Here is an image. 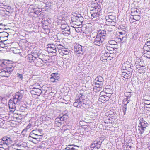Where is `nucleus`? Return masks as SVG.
I'll use <instances>...</instances> for the list:
<instances>
[{"label": "nucleus", "instance_id": "bb28decb", "mask_svg": "<svg viewBox=\"0 0 150 150\" xmlns=\"http://www.w3.org/2000/svg\"><path fill=\"white\" fill-rule=\"evenodd\" d=\"M40 136H41L40 137H37L36 136H35V137H34V138H32V139H34L36 140V141H34L33 140H31V141L33 143H37V142L38 141H39V139H41L42 138V135H40Z\"/></svg>", "mask_w": 150, "mask_h": 150}, {"label": "nucleus", "instance_id": "774afa93", "mask_svg": "<svg viewBox=\"0 0 150 150\" xmlns=\"http://www.w3.org/2000/svg\"><path fill=\"white\" fill-rule=\"evenodd\" d=\"M100 97L101 98V99H102V98L104 97L103 96H101Z\"/></svg>", "mask_w": 150, "mask_h": 150}, {"label": "nucleus", "instance_id": "a211bd4d", "mask_svg": "<svg viewBox=\"0 0 150 150\" xmlns=\"http://www.w3.org/2000/svg\"><path fill=\"white\" fill-rule=\"evenodd\" d=\"M97 35H99L100 37L104 39L106 38V31L105 30H101L98 32Z\"/></svg>", "mask_w": 150, "mask_h": 150}, {"label": "nucleus", "instance_id": "aec40b11", "mask_svg": "<svg viewBox=\"0 0 150 150\" xmlns=\"http://www.w3.org/2000/svg\"><path fill=\"white\" fill-rule=\"evenodd\" d=\"M69 50L64 47L62 51H59V52L61 55H63L68 54L69 53Z\"/></svg>", "mask_w": 150, "mask_h": 150}, {"label": "nucleus", "instance_id": "f704fd0d", "mask_svg": "<svg viewBox=\"0 0 150 150\" xmlns=\"http://www.w3.org/2000/svg\"><path fill=\"white\" fill-rule=\"evenodd\" d=\"M60 120L62 121H64L68 118V116L66 114L63 115L62 116L60 117Z\"/></svg>", "mask_w": 150, "mask_h": 150}, {"label": "nucleus", "instance_id": "4d7b16f0", "mask_svg": "<svg viewBox=\"0 0 150 150\" xmlns=\"http://www.w3.org/2000/svg\"><path fill=\"white\" fill-rule=\"evenodd\" d=\"M9 11L10 10H6V11L5 12H4V14L5 15H8L10 13Z\"/></svg>", "mask_w": 150, "mask_h": 150}, {"label": "nucleus", "instance_id": "2f4dec72", "mask_svg": "<svg viewBox=\"0 0 150 150\" xmlns=\"http://www.w3.org/2000/svg\"><path fill=\"white\" fill-rule=\"evenodd\" d=\"M5 61H0V70L1 69L3 68H4L7 66L6 64Z\"/></svg>", "mask_w": 150, "mask_h": 150}, {"label": "nucleus", "instance_id": "9d476101", "mask_svg": "<svg viewBox=\"0 0 150 150\" xmlns=\"http://www.w3.org/2000/svg\"><path fill=\"white\" fill-rule=\"evenodd\" d=\"M100 37L99 35H97L95 38L93 37V39H92V41L94 45L100 46L102 44L104 39Z\"/></svg>", "mask_w": 150, "mask_h": 150}, {"label": "nucleus", "instance_id": "8fccbe9b", "mask_svg": "<svg viewBox=\"0 0 150 150\" xmlns=\"http://www.w3.org/2000/svg\"><path fill=\"white\" fill-rule=\"evenodd\" d=\"M60 120V118H56L55 120V122H57L58 123H61V121Z\"/></svg>", "mask_w": 150, "mask_h": 150}, {"label": "nucleus", "instance_id": "603ef678", "mask_svg": "<svg viewBox=\"0 0 150 150\" xmlns=\"http://www.w3.org/2000/svg\"><path fill=\"white\" fill-rule=\"evenodd\" d=\"M110 47L114 48H116L117 47V44H115V45H110L109 46Z\"/></svg>", "mask_w": 150, "mask_h": 150}, {"label": "nucleus", "instance_id": "20e7f679", "mask_svg": "<svg viewBox=\"0 0 150 150\" xmlns=\"http://www.w3.org/2000/svg\"><path fill=\"white\" fill-rule=\"evenodd\" d=\"M13 139L9 136L4 137H3L0 141V146H8L12 143Z\"/></svg>", "mask_w": 150, "mask_h": 150}, {"label": "nucleus", "instance_id": "4468645a", "mask_svg": "<svg viewBox=\"0 0 150 150\" xmlns=\"http://www.w3.org/2000/svg\"><path fill=\"white\" fill-rule=\"evenodd\" d=\"M121 71L122 72L121 74L122 77L125 79H127L131 77L132 74H130V73H127L126 72V70H122Z\"/></svg>", "mask_w": 150, "mask_h": 150}, {"label": "nucleus", "instance_id": "09e8293b", "mask_svg": "<svg viewBox=\"0 0 150 150\" xmlns=\"http://www.w3.org/2000/svg\"><path fill=\"white\" fill-rule=\"evenodd\" d=\"M38 83H36L35 84V85L36 86L34 87L33 88V89H40V88H41V87L40 86V85H38Z\"/></svg>", "mask_w": 150, "mask_h": 150}, {"label": "nucleus", "instance_id": "864d4df0", "mask_svg": "<svg viewBox=\"0 0 150 150\" xmlns=\"http://www.w3.org/2000/svg\"><path fill=\"white\" fill-rule=\"evenodd\" d=\"M114 21V20H111V19H110L109 20H106L107 22L106 23V24L108 25V23H111V22L113 21ZM115 21H116V19H115Z\"/></svg>", "mask_w": 150, "mask_h": 150}, {"label": "nucleus", "instance_id": "f257e3e1", "mask_svg": "<svg viewBox=\"0 0 150 150\" xmlns=\"http://www.w3.org/2000/svg\"><path fill=\"white\" fill-rule=\"evenodd\" d=\"M84 96L81 93L77 94L75 102L73 103V105L75 107L79 108H87L88 105V103L84 99Z\"/></svg>", "mask_w": 150, "mask_h": 150}, {"label": "nucleus", "instance_id": "e2e57ef3", "mask_svg": "<svg viewBox=\"0 0 150 150\" xmlns=\"http://www.w3.org/2000/svg\"><path fill=\"white\" fill-rule=\"evenodd\" d=\"M129 68H131V69H133V66L132 65H131L129 67H128Z\"/></svg>", "mask_w": 150, "mask_h": 150}, {"label": "nucleus", "instance_id": "f03ea898", "mask_svg": "<svg viewBox=\"0 0 150 150\" xmlns=\"http://www.w3.org/2000/svg\"><path fill=\"white\" fill-rule=\"evenodd\" d=\"M6 68H4L1 69L0 72V76L2 77H8L9 76L10 74L14 69V67L11 64L5 67Z\"/></svg>", "mask_w": 150, "mask_h": 150}, {"label": "nucleus", "instance_id": "13d9d810", "mask_svg": "<svg viewBox=\"0 0 150 150\" xmlns=\"http://www.w3.org/2000/svg\"><path fill=\"white\" fill-rule=\"evenodd\" d=\"M37 130L38 131V132H39L40 134H41V133L42 132V130L41 129H40L38 130Z\"/></svg>", "mask_w": 150, "mask_h": 150}, {"label": "nucleus", "instance_id": "473e14b6", "mask_svg": "<svg viewBox=\"0 0 150 150\" xmlns=\"http://www.w3.org/2000/svg\"><path fill=\"white\" fill-rule=\"evenodd\" d=\"M129 98L127 96H126V98L124 99L123 100V103L124 104V105H127V104L129 103V100H128Z\"/></svg>", "mask_w": 150, "mask_h": 150}, {"label": "nucleus", "instance_id": "338daca9", "mask_svg": "<svg viewBox=\"0 0 150 150\" xmlns=\"http://www.w3.org/2000/svg\"><path fill=\"white\" fill-rule=\"evenodd\" d=\"M3 146H0V148H3Z\"/></svg>", "mask_w": 150, "mask_h": 150}, {"label": "nucleus", "instance_id": "72a5a7b5", "mask_svg": "<svg viewBox=\"0 0 150 150\" xmlns=\"http://www.w3.org/2000/svg\"><path fill=\"white\" fill-rule=\"evenodd\" d=\"M33 126L31 124L29 123L26 128L23 130V132H26L27 130L30 129Z\"/></svg>", "mask_w": 150, "mask_h": 150}, {"label": "nucleus", "instance_id": "f3484780", "mask_svg": "<svg viewBox=\"0 0 150 150\" xmlns=\"http://www.w3.org/2000/svg\"><path fill=\"white\" fill-rule=\"evenodd\" d=\"M38 131L37 130H33L30 133L28 139H30V138H34V137H41L40 134H38Z\"/></svg>", "mask_w": 150, "mask_h": 150}, {"label": "nucleus", "instance_id": "b1692460", "mask_svg": "<svg viewBox=\"0 0 150 150\" xmlns=\"http://www.w3.org/2000/svg\"><path fill=\"white\" fill-rule=\"evenodd\" d=\"M42 10V8H34L33 9V13L36 14L37 15H40V12Z\"/></svg>", "mask_w": 150, "mask_h": 150}, {"label": "nucleus", "instance_id": "6e6552de", "mask_svg": "<svg viewBox=\"0 0 150 150\" xmlns=\"http://www.w3.org/2000/svg\"><path fill=\"white\" fill-rule=\"evenodd\" d=\"M96 87L100 89L101 88L100 86H101L103 84L104 82V80L102 77L100 76H99L96 77L95 80Z\"/></svg>", "mask_w": 150, "mask_h": 150}, {"label": "nucleus", "instance_id": "423d86ee", "mask_svg": "<svg viewBox=\"0 0 150 150\" xmlns=\"http://www.w3.org/2000/svg\"><path fill=\"white\" fill-rule=\"evenodd\" d=\"M92 8L91 12L92 16L93 18L98 17L100 13V6L98 4V5L95 6Z\"/></svg>", "mask_w": 150, "mask_h": 150}, {"label": "nucleus", "instance_id": "79ce46f5", "mask_svg": "<svg viewBox=\"0 0 150 150\" xmlns=\"http://www.w3.org/2000/svg\"><path fill=\"white\" fill-rule=\"evenodd\" d=\"M6 47L7 46H6L5 44L3 43V42L2 41V42H1L0 44V49L6 48Z\"/></svg>", "mask_w": 150, "mask_h": 150}, {"label": "nucleus", "instance_id": "5701e85b", "mask_svg": "<svg viewBox=\"0 0 150 150\" xmlns=\"http://www.w3.org/2000/svg\"><path fill=\"white\" fill-rule=\"evenodd\" d=\"M119 39H120V42L123 43L125 41L127 38L126 36H123L122 35H119Z\"/></svg>", "mask_w": 150, "mask_h": 150}, {"label": "nucleus", "instance_id": "c85d7f7f", "mask_svg": "<svg viewBox=\"0 0 150 150\" xmlns=\"http://www.w3.org/2000/svg\"><path fill=\"white\" fill-rule=\"evenodd\" d=\"M106 20H109L110 19L115 20V16L113 15H108L105 16V18Z\"/></svg>", "mask_w": 150, "mask_h": 150}, {"label": "nucleus", "instance_id": "c9c22d12", "mask_svg": "<svg viewBox=\"0 0 150 150\" xmlns=\"http://www.w3.org/2000/svg\"><path fill=\"white\" fill-rule=\"evenodd\" d=\"M115 44H117V43L114 40H110L108 42V45H115Z\"/></svg>", "mask_w": 150, "mask_h": 150}, {"label": "nucleus", "instance_id": "393cba45", "mask_svg": "<svg viewBox=\"0 0 150 150\" xmlns=\"http://www.w3.org/2000/svg\"><path fill=\"white\" fill-rule=\"evenodd\" d=\"M51 76L54 77L55 80L58 81L60 79L59 75L58 73H52L51 74Z\"/></svg>", "mask_w": 150, "mask_h": 150}, {"label": "nucleus", "instance_id": "7ed1b4c3", "mask_svg": "<svg viewBox=\"0 0 150 150\" xmlns=\"http://www.w3.org/2000/svg\"><path fill=\"white\" fill-rule=\"evenodd\" d=\"M102 142L103 141L100 138H98L90 146L91 149L92 150H97L100 148Z\"/></svg>", "mask_w": 150, "mask_h": 150}, {"label": "nucleus", "instance_id": "a878e982", "mask_svg": "<svg viewBox=\"0 0 150 150\" xmlns=\"http://www.w3.org/2000/svg\"><path fill=\"white\" fill-rule=\"evenodd\" d=\"M79 14L78 15H73L71 17V20L72 22H77L78 19Z\"/></svg>", "mask_w": 150, "mask_h": 150}, {"label": "nucleus", "instance_id": "39448f33", "mask_svg": "<svg viewBox=\"0 0 150 150\" xmlns=\"http://www.w3.org/2000/svg\"><path fill=\"white\" fill-rule=\"evenodd\" d=\"M148 124L144 119L142 118L140 120V123L138 125V129L141 134L144 133L147 127Z\"/></svg>", "mask_w": 150, "mask_h": 150}, {"label": "nucleus", "instance_id": "6e6d98bb", "mask_svg": "<svg viewBox=\"0 0 150 150\" xmlns=\"http://www.w3.org/2000/svg\"><path fill=\"white\" fill-rule=\"evenodd\" d=\"M119 35H122L123 36H126V35L125 32H119Z\"/></svg>", "mask_w": 150, "mask_h": 150}, {"label": "nucleus", "instance_id": "4be33fe9", "mask_svg": "<svg viewBox=\"0 0 150 150\" xmlns=\"http://www.w3.org/2000/svg\"><path fill=\"white\" fill-rule=\"evenodd\" d=\"M136 67H142L145 66V64L143 61H140V62H135Z\"/></svg>", "mask_w": 150, "mask_h": 150}, {"label": "nucleus", "instance_id": "a18cd8bd", "mask_svg": "<svg viewBox=\"0 0 150 150\" xmlns=\"http://www.w3.org/2000/svg\"><path fill=\"white\" fill-rule=\"evenodd\" d=\"M3 8H5L6 10H10L11 9V7L9 6L4 5Z\"/></svg>", "mask_w": 150, "mask_h": 150}, {"label": "nucleus", "instance_id": "6ab92c4d", "mask_svg": "<svg viewBox=\"0 0 150 150\" xmlns=\"http://www.w3.org/2000/svg\"><path fill=\"white\" fill-rule=\"evenodd\" d=\"M137 70L140 74H144L145 73L146 70L145 66L142 67H138L136 68Z\"/></svg>", "mask_w": 150, "mask_h": 150}, {"label": "nucleus", "instance_id": "ddd939ff", "mask_svg": "<svg viewBox=\"0 0 150 150\" xmlns=\"http://www.w3.org/2000/svg\"><path fill=\"white\" fill-rule=\"evenodd\" d=\"M48 46L47 50L50 52L54 53H56V48L54 45L53 44H49Z\"/></svg>", "mask_w": 150, "mask_h": 150}, {"label": "nucleus", "instance_id": "c756f323", "mask_svg": "<svg viewBox=\"0 0 150 150\" xmlns=\"http://www.w3.org/2000/svg\"><path fill=\"white\" fill-rule=\"evenodd\" d=\"M131 13L135 15H138V14L139 12V10L138 9H137V8H134L131 9Z\"/></svg>", "mask_w": 150, "mask_h": 150}, {"label": "nucleus", "instance_id": "de8ad7c7", "mask_svg": "<svg viewBox=\"0 0 150 150\" xmlns=\"http://www.w3.org/2000/svg\"><path fill=\"white\" fill-rule=\"evenodd\" d=\"M115 21H113L111 22V23H108V25L115 26L116 24Z\"/></svg>", "mask_w": 150, "mask_h": 150}, {"label": "nucleus", "instance_id": "680f3d73", "mask_svg": "<svg viewBox=\"0 0 150 150\" xmlns=\"http://www.w3.org/2000/svg\"><path fill=\"white\" fill-rule=\"evenodd\" d=\"M108 122H109V123H111L112 122V120L111 119H109V120H108Z\"/></svg>", "mask_w": 150, "mask_h": 150}, {"label": "nucleus", "instance_id": "69168bd1", "mask_svg": "<svg viewBox=\"0 0 150 150\" xmlns=\"http://www.w3.org/2000/svg\"><path fill=\"white\" fill-rule=\"evenodd\" d=\"M54 38H57V35H55L54 36Z\"/></svg>", "mask_w": 150, "mask_h": 150}, {"label": "nucleus", "instance_id": "1a4fd4ad", "mask_svg": "<svg viewBox=\"0 0 150 150\" xmlns=\"http://www.w3.org/2000/svg\"><path fill=\"white\" fill-rule=\"evenodd\" d=\"M74 50L77 54H82L85 52L84 47L79 44H76L74 46Z\"/></svg>", "mask_w": 150, "mask_h": 150}, {"label": "nucleus", "instance_id": "9b49d317", "mask_svg": "<svg viewBox=\"0 0 150 150\" xmlns=\"http://www.w3.org/2000/svg\"><path fill=\"white\" fill-rule=\"evenodd\" d=\"M39 55L38 54H34V55L31 54H29L27 56V60L28 62L31 63L32 64H34L35 60L36 58L38 57Z\"/></svg>", "mask_w": 150, "mask_h": 150}, {"label": "nucleus", "instance_id": "ea45409f", "mask_svg": "<svg viewBox=\"0 0 150 150\" xmlns=\"http://www.w3.org/2000/svg\"><path fill=\"white\" fill-rule=\"evenodd\" d=\"M127 105H123L122 106V110L124 113V114L125 115L126 114V111L127 110Z\"/></svg>", "mask_w": 150, "mask_h": 150}, {"label": "nucleus", "instance_id": "bf43d9fd", "mask_svg": "<svg viewBox=\"0 0 150 150\" xmlns=\"http://www.w3.org/2000/svg\"><path fill=\"white\" fill-rule=\"evenodd\" d=\"M6 9L5 8H3V7H2V9H1V11H2L4 12L6 11Z\"/></svg>", "mask_w": 150, "mask_h": 150}, {"label": "nucleus", "instance_id": "f8f14e48", "mask_svg": "<svg viewBox=\"0 0 150 150\" xmlns=\"http://www.w3.org/2000/svg\"><path fill=\"white\" fill-rule=\"evenodd\" d=\"M143 49L146 51V53L150 54V41H147L145 43Z\"/></svg>", "mask_w": 150, "mask_h": 150}, {"label": "nucleus", "instance_id": "a19ab883", "mask_svg": "<svg viewBox=\"0 0 150 150\" xmlns=\"http://www.w3.org/2000/svg\"><path fill=\"white\" fill-rule=\"evenodd\" d=\"M33 91L38 94H40L42 93V91L41 89H34Z\"/></svg>", "mask_w": 150, "mask_h": 150}, {"label": "nucleus", "instance_id": "e433bc0d", "mask_svg": "<svg viewBox=\"0 0 150 150\" xmlns=\"http://www.w3.org/2000/svg\"><path fill=\"white\" fill-rule=\"evenodd\" d=\"M125 70H126V72L127 73H130V74H132V72L133 71V69L128 67H126V69Z\"/></svg>", "mask_w": 150, "mask_h": 150}, {"label": "nucleus", "instance_id": "49530a36", "mask_svg": "<svg viewBox=\"0 0 150 150\" xmlns=\"http://www.w3.org/2000/svg\"><path fill=\"white\" fill-rule=\"evenodd\" d=\"M68 26L66 25L63 24H62L61 26V28L62 30H63V29L66 28Z\"/></svg>", "mask_w": 150, "mask_h": 150}, {"label": "nucleus", "instance_id": "7c9ffc66", "mask_svg": "<svg viewBox=\"0 0 150 150\" xmlns=\"http://www.w3.org/2000/svg\"><path fill=\"white\" fill-rule=\"evenodd\" d=\"M37 150H44L45 149V145L43 144L37 146Z\"/></svg>", "mask_w": 150, "mask_h": 150}, {"label": "nucleus", "instance_id": "cd10ccee", "mask_svg": "<svg viewBox=\"0 0 150 150\" xmlns=\"http://www.w3.org/2000/svg\"><path fill=\"white\" fill-rule=\"evenodd\" d=\"M15 105L13 103V100H12L11 99L10 100L8 105L10 108L14 109L16 108Z\"/></svg>", "mask_w": 150, "mask_h": 150}, {"label": "nucleus", "instance_id": "412c9836", "mask_svg": "<svg viewBox=\"0 0 150 150\" xmlns=\"http://www.w3.org/2000/svg\"><path fill=\"white\" fill-rule=\"evenodd\" d=\"M70 30V27L68 26L66 28L62 30L61 31L63 34H67L69 35L71 33Z\"/></svg>", "mask_w": 150, "mask_h": 150}, {"label": "nucleus", "instance_id": "2eb2a0df", "mask_svg": "<svg viewBox=\"0 0 150 150\" xmlns=\"http://www.w3.org/2000/svg\"><path fill=\"white\" fill-rule=\"evenodd\" d=\"M43 61L41 59L37 57L35 60L34 64L37 67H40L43 65Z\"/></svg>", "mask_w": 150, "mask_h": 150}, {"label": "nucleus", "instance_id": "c03bdc74", "mask_svg": "<svg viewBox=\"0 0 150 150\" xmlns=\"http://www.w3.org/2000/svg\"><path fill=\"white\" fill-rule=\"evenodd\" d=\"M64 47L62 45H59L58 46L57 48L58 50V51H62L63 49V48H64Z\"/></svg>", "mask_w": 150, "mask_h": 150}, {"label": "nucleus", "instance_id": "dca6fc26", "mask_svg": "<svg viewBox=\"0 0 150 150\" xmlns=\"http://www.w3.org/2000/svg\"><path fill=\"white\" fill-rule=\"evenodd\" d=\"M79 146L74 144L69 145L64 150H79Z\"/></svg>", "mask_w": 150, "mask_h": 150}, {"label": "nucleus", "instance_id": "4c0bfd02", "mask_svg": "<svg viewBox=\"0 0 150 150\" xmlns=\"http://www.w3.org/2000/svg\"><path fill=\"white\" fill-rule=\"evenodd\" d=\"M8 33L6 32H2L1 36L3 37H8Z\"/></svg>", "mask_w": 150, "mask_h": 150}, {"label": "nucleus", "instance_id": "0e129e2a", "mask_svg": "<svg viewBox=\"0 0 150 150\" xmlns=\"http://www.w3.org/2000/svg\"><path fill=\"white\" fill-rule=\"evenodd\" d=\"M148 103H149V104L146 103V105H150V103L149 102Z\"/></svg>", "mask_w": 150, "mask_h": 150}, {"label": "nucleus", "instance_id": "0eeeda50", "mask_svg": "<svg viewBox=\"0 0 150 150\" xmlns=\"http://www.w3.org/2000/svg\"><path fill=\"white\" fill-rule=\"evenodd\" d=\"M23 91L21 90L20 92H16L13 96V101L14 104H16L17 103L18 104V103L20 101L23 97V95L21 92Z\"/></svg>", "mask_w": 150, "mask_h": 150}, {"label": "nucleus", "instance_id": "58836bf2", "mask_svg": "<svg viewBox=\"0 0 150 150\" xmlns=\"http://www.w3.org/2000/svg\"><path fill=\"white\" fill-rule=\"evenodd\" d=\"M78 17H79L78 22H80L81 23L83 21V18L81 16L80 14H79Z\"/></svg>", "mask_w": 150, "mask_h": 150}, {"label": "nucleus", "instance_id": "3c124183", "mask_svg": "<svg viewBox=\"0 0 150 150\" xmlns=\"http://www.w3.org/2000/svg\"><path fill=\"white\" fill-rule=\"evenodd\" d=\"M50 81L52 82H56V81H57L54 78V77H52V76H51L50 78Z\"/></svg>", "mask_w": 150, "mask_h": 150}, {"label": "nucleus", "instance_id": "052dcab7", "mask_svg": "<svg viewBox=\"0 0 150 150\" xmlns=\"http://www.w3.org/2000/svg\"><path fill=\"white\" fill-rule=\"evenodd\" d=\"M137 21L136 20H134V18H133L131 20V21L132 22V23H135V22Z\"/></svg>", "mask_w": 150, "mask_h": 150}, {"label": "nucleus", "instance_id": "5fc2aeb1", "mask_svg": "<svg viewBox=\"0 0 150 150\" xmlns=\"http://www.w3.org/2000/svg\"><path fill=\"white\" fill-rule=\"evenodd\" d=\"M17 76L20 79H22L23 78V75L19 73L17 74Z\"/></svg>", "mask_w": 150, "mask_h": 150}, {"label": "nucleus", "instance_id": "37998d69", "mask_svg": "<svg viewBox=\"0 0 150 150\" xmlns=\"http://www.w3.org/2000/svg\"><path fill=\"white\" fill-rule=\"evenodd\" d=\"M133 16H134V17H133V18L134 20L137 21H138L140 19V16L135 15H133Z\"/></svg>", "mask_w": 150, "mask_h": 150}]
</instances>
